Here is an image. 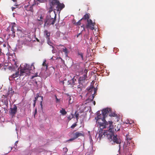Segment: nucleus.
Wrapping results in <instances>:
<instances>
[{
    "mask_svg": "<svg viewBox=\"0 0 155 155\" xmlns=\"http://www.w3.org/2000/svg\"><path fill=\"white\" fill-rule=\"evenodd\" d=\"M111 112H112L111 110ZM109 116L110 117H116L117 116V115L114 112L112 113V112H111L110 113Z\"/></svg>",
    "mask_w": 155,
    "mask_h": 155,
    "instance_id": "nucleus-28",
    "label": "nucleus"
},
{
    "mask_svg": "<svg viewBox=\"0 0 155 155\" xmlns=\"http://www.w3.org/2000/svg\"><path fill=\"white\" fill-rule=\"evenodd\" d=\"M76 139L74 138V137L73 136V138H71L69 140H67L66 141V142H68V141H73V140H74L75 139Z\"/></svg>",
    "mask_w": 155,
    "mask_h": 155,
    "instance_id": "nucleus-35",
    "label": "nucleus"
},
{
    "mask_svg": "<svg viewBox=\"0 0 155 155\" xmlns=\"http://www.w3.org/2000/svg\"><path fill=\"white\" fill-rule=\"evenodd\" d=\"M97 117H95V119L96 120V121L99 124L100 127H102V129L108 127L109 128L110 130L113 128L114 125H113V122L112 121H106L105 117L99 113H97Z\"/></svg>",
    "mask_w": 155,
    "mask_h": 155,
    "instance_id": "nucleus-1",
    "label": "nucleus"
},
{
    "mask_svg": "<svg viewBox=\"0 0 155 155\" xmlns=\"http://www.w3.org/2000/svg\"><path fill=\"white\" fill-rule=\"evenodd\" d=\"M62 51L65 53V54L66 56H68V50L66 48H63Z\"/></svg>",
    "mask_w": 155,
    "mask_h": 155,
    "instance_id": "nucleus-26",
    "label": "nucleus"
},
{
    "mask_svg": "<svg viewBox=\"0 0 155 155\" xmlns=\"http://www.w3.org/2000/svg\"><path fill=\"white\" fill-rule=\"evenodd\" d=\"M12 36L13 38H14L15 37V33H12Z\"/></svg>",
    "mask_w": 155,
    "mask_h": 155,
    "instance_id": "nucleus-44",
    "label": "nucleus"
},
{
    "mask_svg": "<svg viewBox=\"0 0 155 155\" xmlns=\"http://www.w3.org/2000/svg\"><path fill=\"white\" fill-rule=\"evenodd\" d=\"M87 78V75H83L82 76L80 77L79 78L78 80V83H80L82 84L85 81Z\"/></svg>",
    "mask_w": 155,
    "mask_h": 155,
    "instance_id": "nucleus-13",
    "label": "nucleus"
},
{
    "mask_svg": "<svg viewBox=\"0 0 155 155\" xmlns=\"http://www.w3.org/2000/svg\"><path fill=\"white\" fill-rule=\"evenodd\" d=\"M79 83V85L77 86L78 91H79V92L80 93L82 91V89L83 87V84H82L80 83Z\"/></svg>",
    "mask_w": 155,
    "mask_h": 155,
    "instance_id": "nucleus-22",
    "label": "nucleus"
},
{
    "mask_svg": "<svg viewBox=\"0 0 155 155\" xmlns=\"http://www.w3.org/2000/svg\"><path fill=\"white\" fill-rule=\"evenodd\" d=\"M63 150L64 152V153H66L67 152L68 150L66 147H64L63 148Z\"/></svg>",
    "mask_w": 155,
    "mask_h": 155,
    "instance_id": "nucleus-34",
    "label": "nucleus"
},
{
    "mask_svg": "<svg viewBox=\"0 0 155 155\" xmlns=\"http://www.w3.org/2000/svg\"><path fill=\"white\" fill-rule=\"evenodd\" d=\"M126 138L127 143H130V141L132 139V137L129 134H127L126 135Z\"/></svg>",
    "mask_w": 155,
    "mask_h": 155,
    "instance_id": "nucleus-23",
    "label": "nucleus"
},
{
    "mask_svg": "<svg viewBox=\"0 0 155 155\" xmlns=\"http://www.w3.org/2000/svg\"><path fill=\"white\" fill-rule=\"evenodd\" d=\"M36 40H37V41L38 42H39V40L37 38V39H36Z\"/></svg>",
    "mask_w": 155,
    "mask_h": 155,
    "instance_id": "nucleus-51",
    "label": "nucleus"
},
{
    "mask_svg": "<svg viewBox=\"0 0 155 155\" xmlns=\"http://www.w3.org/2000/svg\"><path fill=\"white\" fill-rule=\"evenodd\" d=\"M102 116L105 118L107 115L108 114L111 112V109L109 108H107L104 109L102 111Z\"/></svg>",
    "mask_w": 155,
    "mask_h": 155,
    "instance_id": "nucleus-9",
    "label": "nucleus"
},
{
    "mask_svg": "<svg viewBox=\"0 0 155 155\" xmlns=\"http://www.w3.org/2000/svg\"><path fill=\"white\" fill-rule=\"evenodd\" d=\"M46 1V0H41V3H44Z\"/></svg>",
    "mask_w": 155,
    "mask_h": 155,
    "instance_id": "nucleus-45",
    "label": "nucleus"
},
{
    "mask_svg": "<svg viewBox=\"0 0 155 155\" xmlns=\"http://www.w3.org/2000/svg\"><path fill=\"white\" fill-rule=\"evenodd\" d=\"M47 16L50 17L53 20L52 21L55 22L56 17V14L55 13V11H54V12L50 14L49 15H48Z\"/></svg>",
    "mask_w": 155,
    "mask_h": 155,
    "instance_id": "nucleus-14",
    "label": "nucleus"
},
{
    "mask_svg": "<svg viewBox=\"0 0 155 155\" xmlns=\"http://www.w3.org/2000/svg\"><path fill=\"white\" fill-rule=\"evenodd\" d=\"M50 32L47 30H45L44 32V36L46 38L47 40H49L50 39Z\"/></svg>",
    "mask_w": 155,
    "mask_h": 155,
    "instance_id": "nucleus-15",
    "label": "nucleus"
},
{
    "mask_svg": "<svg viewBox=\"0 0 155 155\" xmlns=\"http://www.w3.org/2000/svg\"><path fill=\"white\" fill-rule=\"evenodd\" d=\"M88 92L87 94L88 95H90L89 97L86 100V103L90 102L93 104L94 105L96 104L95 101H93V100L94 97V95L96 93L97 91V89L94 87V86L91 85L89 87L87 88Z\"/></svg>",
    "mask_w": 155,
    "mask_h": 155,
    "instance_id": "nucleus-3",
    "label": "nucleus"
},
{
    "mask_svg": "<svg viewBox=\"0 0 155 155\" xmlns=\"http://www.w3.org/2000/svg\"><path fill=\"white\" fill-rule=\"evenodd\" d=\"M55 96V97H56V102H59V100L57 98V96Z\"/></svg>",
    "mask_w": 155,
    "mask_h": 155,
    "instance_id": "nucleus-40",
    "label": "nucleus"
},
{
    "mask_svg": "<svg viewBox=\"0 0 155 155\" xmlns=\"http://www.w3.org/2000/svg\"><path fill=\"white\" fill-rule=\"evenodd\" d=\"M19 71H16L15 74H13L10 77L11 78H15L18 77L20 74H19Z\"/></svg>",
    "mask_w": 155,
    "mask_h": 155,
    "instance_id": "nucleus-20",
    "label": "nucleus"
},
{
    "mask_svg": "<svg viewBox=\"0 0 155 155\" xmlns=\"http://www.w3.org/2000/svg\"><path fill=\"white\" fill-rule=\"evenodd\" d=\"M43 17L42 16V15H41L39 19H38V20L39 21H41L42 22V21L41 20V19H43Z\"/></svg>",
    "mask_w": 155,
    "mask_h": 155,
    "instance_id": "nucleus-37",
    "label": "nucleus"
},
{
    "mask_svg": "<svg viewBox=\"0 0 155 155\" xmlns=\"http://www.w3.org/2000/svg\"><path fill=\"white\" fill-rule=\"evenodd\" d=\"M58 58L61 59V60H62V61L63 60H62V58H60V57L59 58Z\"/></svg>",
    "mask_w": 155,
    "mask_h": 155,
    "instance_id": "nucleus-53",
    "label": "nucleus"
},
{
    "mask_svg": "<svg viewBox=\"0 0 155 155\" xmlns=\"http://www.w3.org/2000/svg\"><path fill=\"white\" fill-rule=\"evenodd\" d=\"M47 43L50 46H51L52 44V42L50 41V39H49V40H47Z\"/></svg>",
    "mask_w": 155,
    "mask_h": 155,
    "instance_id": "nucleus-32",
    "label": "nucleus"
},
{
    "mask_svg": "<svg viewBox=\"0 0 155 155\" xmlns=\"http://www.w3.org/2000/svg\"><path fill=\"white\" fill-rule=\"evenodd\" d=\"M73 136L76 139L79 137L84 136V134L83 131H81V132H77L74 133H73Z\"/></svg>",
    "mask_w": 155,
    "mask_h": 155,
    "instance_id": "nucleus-11",
    "label": "nucleus"
},
{
    "mask_svg": "<svg viewBox=\"0 0 155 155\" xmlns=\"http://www.w3.org/2000/svg\"><path fill=\"white\" fill-rule=\"evenodd\" d=\"M32 70L31 69L30 65L26 64L24 65L23 68L20 69V76H26L29 75L31 72V71Z\"/></svg>",
    "mask_w": 155,
    "mask_h": 155,
    "instance_id": "nucleus-5",
    "label": "nucleus"
},
{
    "mask_svg": "<svg viewBox=\"0 0 155 155\" xmlns=\"http://www.w3.org/2000/svg\"><path fill=\"white\" fill-rule=\"evenodd\" d=\"M120 130V129H118V130H117V131H119V130Z\"/></svg>",
    "mask_w": 155,
    "mask_h": 155,
    "instance_id": "nucleus-55",
    "label": "nucleus"
},
{
    "mask_svg": "<svg viewBox=\"0 0 155 155\" xmlns=\"http://www.w3.org/2000/svg\"><path fill=\"white\" fill-rule=\"evenodd\" d=\"M36 101H36V100H34V103H36Z\"/></svg>",
    "mask_w": 155,
    "mask_h": 155,
    "instance_id": "nucleus-49",
    "label": "nucleus"
},
{
    "mask_svg": "<svg viewBox=\"0 0 155 155\" xmlns=\"http://www.w3.org/2000/svg\"><path fill=\"white\" fill-rule=\"evenodd\" d=\"M34 6V4L32 5H31L29 6L27 5L25 6V8L26 10L28 11H30L32 12H33V6Z\"/></svg>",
    "mask_w": 155,
    "mask_h": 155,
    "instance_id": "nucleus-17",
    "label": "nucleus"
},
{
    "mask_svg": "<svg viewBox=\"0 0 155 155\" xmlns=\"http://www.w3.org/2000/svg\"><path fill=\"white\" fill-rule=\"evenodd\" d=\"M18 142V141H17L15 143V144H16V143H17Z\"/></svg>",
    "mask_w": 155,
    "mask_h": 155,
    "instance_id": "nucleus-54",
    "label": "nucleus"
},
{
    "mask_svg": "<svg viewBox=\"0 0 155 155\" xmlns=\"http://www.w3.org/2000/svg\"><path fill=\"white\" fill-rule=\"evenodd\" d=\"M100 130L98 133L99 135L98 137H99L100 139L104 137H106L108 139L107 135L109 134H110V131H108L107 130L106 131H105L104 132H103V129L102 128V127H100Z\"/></svg>",
    "mask_w": 155,
    "mask_h": 155,
    "instance_id": "nucleus-6",
    "label": "nucleus"
},
{
    "mask_svg": "<svg viewBox=\"0 0 155 155\" xmlns=\"http://www.w3.org/2000/svg\"><path fill=\"white\" fill-rule=\"evenodd\" d=\"M77 81L76 79L74 78V77L72 79L70 80H69L68 81V84H71L73 85H76L77 83L75 82Z\"/></svg>",
    "mask_w": 155,
    "mask_h": 155,
    "instance_id": "nucleus-16",
    "label": "nucleus"
},
{
    "mask_svg": "<svg viewBox=\"0 0 155 155\" xmlns=\"http://www.w3.org/2000/svg\"><path fill=\"white\" fill-rule=\"evenodd\" d=\"M113 129L114 128L110 130L109 129V130L110 131V134L107 135L108 139L110 141H113L114 143L117 144L121 143V140L120 138L118 139L117 138V135H115L114 133L111 132Z\"/></svg>",
    "mask_w": 155,
    "mask_h": 155,
    "instance_id": "nucleus-4",
    "label": "nucleus"
},
{
    "mask_svg": "<svg viewBox=\"0 0 155 155\" xmlns=\"http://www.w3.org/2000/svg\"><path fill=\"white\" fill-rule=\"evenodd\" d=\"M35 77V76H33L32 77V78H32V79H33V78L34 77Z\"/></svg>",
    "mask_w": 155,
    "mask_h": 155,
    "instance_id": "nucleus-52",
    "label": "nucleus"
},
{
    "mask_svg": "<svg viewBox=\"0 0 155 155\" xmlns=\"http://www.w3.org/2000/svg\"><path fill=\"white\" fill-rule=\"evenodd\" d=\"M87 69L84 70V75H87Z\"/></svg>",
    "mask_w": 155,
    "mask_h": 155,
    "instance_id": "nucleus-36",
    "label": "nucleus"
},
{
    "mask_svg": "<svg viewBox=\"0 0 155 155\" xmlns=\"http://www.w3.org/2000/svg\"><path fill=\"white\" fill-rule=\"evenodd\" d=\"M93 38H92V37H91V38H90V40H91V41H92V40H93Z\"/></svg>",
    "mask_w": 155,
    "mask_h": 155,
    "instance_id": "nucleus-50",
    "label": "nucleus"
},
{
    "mask_svg": "<svg viewBox=\"0 0 155 155\" xmlns=\"http://www.w3.org/2000/svg\"><path fill=\"white\" fill-rule=\"evenodd\" d=\"M117 155H118V154H117Z\"/></svg>",
    "mask_w": 155,
    "mask_h": 155,
    "instance_id": "nucleus-56",
    "label": "nucleus"
},
{
    "mask_svg": "<svg viewBox=\"0 0 155 155\" xmlns=\"http://www.w3.org/2000/svg\"><path fill=\"white\" fill-rule=\"evenodd\" d=\"M17 31L18 32L17 34L20 35H21V36L22 35V34L23 33V29L20 27H18L17 29Z\"/></svg>",
    "mask_w": 155,
    "mask_h": 155,
    "instance_id": "nucleus-21",
    "label": "nucleus"
},
{
    "mask_svg": "<svg viewBox=\"0 0 155 155\" xmlns=\"http://www.w3.org/2000/svg\"><path fill=\"white\" fill-rule=\"evenodd\" d=\"M75 117H76L77 121H78V119L79 118L78 117L79 116V114L78 113H77L76 112L75 113Z\"/></svg>",
    "mask_w": 155,
    "mask_h": 155,
    "instance_id": "nucleus-31",
    "label": "nucleus"
},
{
    "mask_svg": "<svg viewBox=\"0 0 155 155\" xmlns=\"http://www.w3.org/2000/svg\"><path fill=\"white\" fill-rule=\"evenodd\" d=\"M14 92V91H13L12 88H9L8 92L5 94H3L2 96L5 98H7L8 96L11 98V97L13 95Z\"/></svg>",
    "mask_w": 155,
    "mask_h": 155,
    "instance_id": "nucleus-8",
    "label": "nucleus"
},
{
    "mask_svg": "<svg viewBox=\"0 0 155 155\" xmlns=\"http://www.w3.org/2000/svg\"><path fill=\"white\" fill-rule=\"evenodd\" d=\"M32 67H33L34 69H35V68L34 66V64H32L31 65V67H30L31 69L32 68Z\"/></svg>",
    "mask_w": 155,
    "mask_h": 155,
    "instance_id": "nucleus-42",
    "label": "nucleus"
},
{
    "mask_svg": "<svg viewBox=\"0 0 155 155\" xmlns=\"http://www.w3.org/2000/svg\"><path fill=\"white\" fill-rule=\"evenodd\" d=\"M50 7L48 12L51 13L53 11L56 10L57 12L60 11L65 7L63 3H61L58 0H51L49 2Z\"/></svg>",
    "mask_w": 155,
    "mask_h": 155,
    "instance_id": "nucleus-2",
    "label": "nucleus"
},
{
    "mask_svg": "<svg viewBox=\"0 0 155 155\" xmlns=\"http://www.w3.org/2000/svg\"><path fill=\"white\" fill-rule=\"evenodd\" d=\"M17 107L14 104L13 105V108H11L10 113L11 114L14 115L17 112Z\"/></svg>",
    "mask_w": 155,
    "mask_h": 155,
    "instance_id": "nucleus-12",
    "label": "nucleus"
},
{
    "mask_svg": "<svg viewBox=\"0 0 155 155\" xmlns=\"http://www.w3.org/2000/svg\"><path fill=\"white\" fill-rule=\"evenodd\" d=\"M87 28H89L92 30L94 29V23H93L92 20L90 19L87 20Z\"/></svg>",
    "mask_w": 155,
    "mask_h": 155,
    "instance_id": "nucleus-10",
    "label": "nucleus"
},
{
    "mask_svg": "<svg viewBox=\"0 0 155 155\" xmlns=\"http://www.w3.org/2000/svg\"><path fill=\"white\" fill-rule=\"evenodd\" d=\"M90 15L89 13L86 14L84 15L83 18L81 19V20L84 19V20H87V21L88 20H89V19L90 18Z\"/></svg>",
    "mask_w": 155,
    "mask_h": 155,
    "instance_id": "nucleus-18",
    "label": "nucleus"
},
{
    "mask_svg": "<svg viewBox=\"0 0 155 155\" xmlns=\"http://www.w3.org/2000/svg\"><path fill=\"white\" fill-rule=\"evenodd\" d=\"M52 21L51 19V18L50 17L46 16L44 21V27L45 26H48L51 25H53L55 22L54 21Z\"/></svg>",
    "mask_w": 155,
    "mask_h": 155,
    "instance_id": "nucleus-7",
    "label": "nucleus"
},
{
    "mask_svg": "<svg viewBox=\"0 0 155 155\" xmlns=\"http://www.w3.org/2000/svg\"><path fill=\"white\" fill-rule=\"evenodd\" d=\"M13 25L12 26L11 30L12 31V33H15V29H14V27H15V23H13Z\"/></svg>",
    "mask_w": 155,
    "mask_h": 155,
    "instance_id": "nucleus-27",
    "label": "nucleus"
},
{
    "mask_svg": "<svg viewBox=\"0 0 155 155\" xmlns=\"http://www.w3.org/2000/svg\"><path fill=\"white\" fill-rule=\"evenodd\" d=\"M35 103H34L33 104V106L34 107H35Z\"/></svg>",
    "mask_w": 155,
    "mask_h": 155,
    "instance_id": "nucleus-47",
    "label": "nucleus"
},
{
    "mask_svg": "<svg viewBox=\"0 0 155 155\" xmlns=\"http://www.w3.org/2000/svg\"><path fill=\"white\" fill-rule=\"evenodd\" d=\"M37 113V109L36 108L35 109L34 112V117H35V114Z\"/></svg>",
    "mask_w": 155,
    "mask_h": 155,
    "instance_id": "nucleus-41",
    "label": "nucleus"
},
{
    "mask_svg": "<svg viewBox=\"0 0 155 155\" xmlns=\"http://www.w3.org/2000/svg\"><path fill=\"white\" fill-rule=\"evenodd\" d=\"M81 19L79 20L78 22H74V24L76 25H80L81 23Z\"/></svg>",
    "mask_w": 155,
    "mask_h": 155,
    "instance_id": "nucleus-29",
    "label": "nucleus"
},
{
    "mask_svg": "<svg viewBox=\"0 0 155 155\" xmlns=\"http://www.w3.org/2000/svg\"><path fill=\"white\" fill-rule=\"evenodd\" d=\"M78 56H80L82 60H84L83 54L79 51H78Z\"/></svg>",
    "mask_w": 155,
    "mask_h": 155,
    "instance_id": "nucleus-25",
    "label": "nucleus"
},
{
    "mask_svg": "<svg viewBox=\"0 0 155 155\" xmlns=\"http://www.w3.org/2000/svg\"><path fill=\"white\" fill-rule=\"evenodd\" d=\"M38 97H40L41 98V101H40V105L41 106V108L42 107V102L43 101V97L42 96H39V94H36V96L35 97V100H36V101L37 100L38 98Z\"/></svg>",
    "mask_w": 155,
    "mask_h": 155,
    "instance_id": "nucleus-19",
    "label": "nucleus"
},
{
    "mask_svg": "<svg viewBox=\"0 0 155 155\" xmlns=\"http://www.w3.org/2000/svg\"><path fill=\"white\" fill-rule=\"evenodd\" d=\"M46 60H45L43 63L42 65L43 66H45L46 67V69H47L48 68V66L46 63Z\"/></svg>",
    "mask_w": 155,
    "mask_h": 155,
    "instance_id": "nucleus-30",
    "label": "nucleus"
},
{
    "mask_svg": "<svg viewBox=\"0 0 155 155\" xmlns=\"http://www.w3.org/2000/svg\"><path fill=\"white\" fill-rule=\"evenodd\" d=\"M68 98H69V103H70V101L71 100V97L70 96H69V95H68Z\"/></svg>",
    "mask_w": 155,
    "mask_h": 155,
    "instance_id": "nucleus-39",
    "label": "nucleus"
},
{
    "mask_svg": "<svg viewBox=\"0 0 155 155\" xmlns=\"http://www.w3.org/2000/svg\"><path fill=\"white\" fill-rule=\"evenodd\" d=\"M77 124L76 123L74 124H73L71 127L72 128H74L75 127H76L77 126Z\"/></svg>",
    "mask_w": 155,
    "mask_h": 155,
    "instance_id": "nucleus-33",
    "label": "nucleus"
},
{
    "mask_svg": "<svg viewBox=\"0 0 155 155\" xmlns=\"http://www.w3.org/2000/svg\"><path fill=\"white\" fill-rule=\"evenodd\" d=\"M133 122V121H131V123H130V122H128V123H129L130 124H131Z\"/></svg>",
    "mask_w": 155,
    "mask_h": 155,
    "instance_id": "nucleus-46",
    "label": "nucleus"
},
{
    "mask_svg": "<svg viewBox=\"0 0 155 155\" xmlns=\"http://www.w3.org/2000/svg\"><path fill=\"white\" fill-rule=\"evenodd\" d=\"M118 144H119V149L118 150V151L119 152V153H120V149H121V145L120 143H118Z\"/></svg>",
    "mask_w": 155,
    "mask_h": 155,
    "instance_id": "nucleus-38",
    "label": "nucleus"
},
{
    "mask_svg": "<svg viewBox=\"0 0 155 155\" xmlns=\"http://www.w3.org/2000/svg\"><path fill=\"white\" fill-rule=\"evenodd\" d=\"M81 35V36H82V35H81V33H79L78 34V35H77V38L79 36V35Z\"/></svg>",
    "mask_w": 155,
    "mask_h": 155,
    "instance_id": "nucleus-43",
    "label": "nucleus"
},
{
    "mask_svg": "<svg viewBox=\"0 0 155 155\" xmlns=\"http://www.w3.org/2000/svg\"><path fill=\"white\" fill-rule=\"evenodd\" d=\"M60 112L63 115H64L67 114V112L63 108H62V109L60 110Z\"/></svg>",
    "mask_w": 155,
    "mask_h": 155,
    "instance_id": "nucleus-24",
    "label": "nucleus"
},
{
    "mask_svg": "<svg viewBox=\"0 0 155 155\" xmlns=\"http://www.w3.org/2000/svg\"><path fill=\"white\" fill-rule=\"evenodd\" d=\"M37 0L38 1V2H40L41 3V0Z\"/></svg>",
    "mask_w": 155,
    "mask_h": 155,
    "instance_id": "nucleus-48",
    "label": "nucleus"
}]
</instances>
